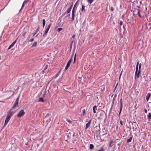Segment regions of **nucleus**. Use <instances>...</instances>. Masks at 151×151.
<instances>
[{"mask_svg": "<svg viewBox=\"0 0 151 151\" xmlns=\"http://www.w3.org/2000/svg\"><path fill=\"white\" fill-rule=\"evenodd\" d=\"M98 119L99 120H101L103 119L104 117V115H105L106 117L104 120H105L106 118V114L105 113V111L103 110H101L98 113Z\"/></svg>", "mask_w": 151, "mask_h": 151, "instance_id": "f257e3e1", "label": "nucleus"}, {"mask_svg": "<svg viewBox=\"0 0 151 151\" xmlns=\"http://www.w3.org/2000/svg\"><path fill=\"white\" fill-rule=\"evenodd\" d=\"M75 133L73 132V131L70 129H68V130L66 132V134L67 135V137L68 139H71L72 137L73 138L75 137H76L75 135Z\"/></svg>", "mask_w": 151, "mask_h": 151, "instance_id": "f03ea898", "label": "nucleus"}, {"mask_svg": "<svg viewBox=\"0 0 151 151\" xmlns=\"http://www.w3.org/2000/svg\"><path fill=\"white\" fill-rule=\"evenodd\" d=\"M95 128L96 129H97L95 132V135L96 137H97L99 136V135L100 134L101 132L100 131V127L99 126H96Z\"/></svg>", "mask_w": 151, "mask_h": 151, "instance_id": "7ed1b4c3", "label": "nucleus"}, {"mask_svg": "<svg viewBox=\"0 0 151 151\" xmlns=\"http://www.w3.org/2000/svg\"><path fill=\"white\" fill-rule=\"evenodd\" d=\"M14 109V108H12V107L9 111L7 115H8L10 117H11L15 112V111H12V110Z\"/></svg>", "mask_w": 151, "mask_h": 151, "instance_id": "20e7f679", "label": "nucleus"}, {"mask_svg": "<svg viewBox=\"0 0 151 151\" xmlns=\"http://www.w3.org/2000/svg\"><path fill=\"white\" fill-rule=\"evenodd\" d=\"M76 9L75 8V6H74L73 8L72 9V18L71 19L72 21H73L74 20V18L75 17V14L76 12Z\"/></svg>", "mask_w": 151, "mask_h": 151, "instance_id": "39448f33", "label": "nucleus"}, {"mask_svg": "<svg viewBox=\"0 0 151 151\" xmlns=\"http://www.w3.org/2000/svg\"><path fill=\"white\" fill-rule=\"evenodd\" d=\"M25 113V112L24 111V110H21L17 115V116L18 118H20L22 116L24 115Z\"/></svg>", "mask_w": 151, "mask_h": 151, "instance_id": "423d86ee", "label": "nucleus"}, {"mask_svg": "<svg viewBox=\"0 0 151 151\" xmlns=\"http://www.w3.org/2000/svg\"><path fill=\"white\" fill-rule=\"evenodd\" d=\"M19 98V96L16 99V101L14 105L12 106V108H15V107H17L18 106V101Z\"/></svg>", "mask_w": 151, "mask_h": 151, "instance_id": "0eeeda50", "label": "nucleus"}, {"mask_svg": "<svg viewBox=\"0 0 151 151\" xmlns=\"http://www.w3.org/2000/svg\"><path fill=\"white\" fill-rule=\"evenodd\" d=\"M120 110L119 114L118 115V116L119 117H120V114L121 113V112L122 110V107H123V105H122V98H121L120 100Z\"/></svg>", "mask_w": 151, "mask_h": 151, "instance_id": "6e6552de", "label": "nucleus"}, {"mask_svg": "<svg viewBox=\"0 0 151 151\" xmlns=\"http://www.w3.org/2000/svg\"><path fill=\"white\" fill-rule=\"evenodd\" d=\"M141 73V70H139L138 71H135V78H138L139 77V75Z\"/></svg>", "mask_w": 151, "mask_h": 151, "instance_id": "1a4fd4ad", "label": "nucleus"}, {"mask_svg": "<svg viewBox=\"0 0 151 151\" xmlns=\"http://www.w3.org/2000/svg\"><path fill=\"white\" fill-rule=\"evenodd\" d=\"M72 57L68 62L65 68V70H67L68 68L69 67L70 65V63H71L72 61Z\"/></svg>", "mask_w": 151, "mask_h": 151, "instance_id": "9d476101", "label": "nucleus"}, {"mask_svg": "<svg viewBox=\"0 0 151 151\" xmlns=\"http://www.w3.org/2000/svg\"><path fill=\"white\" fill-rule=\"evenodd\" d=\"M92 121V119H91L86 125L85 129H87L90 126Z\"/></svg>", "mask_w": 151, "mask_h": 151, "instance_id": "9b49d317", "label": "nucleus"}, {"mask_svg": "<svg viewBox=\"0 0 151 151\" xmlns=\"http://www.w3.org/2000/svg\"><path fill=\"white\" fill-rule=\"evenodd\" d=\"M132 125H133L132 127V128L133 129H136L137 127H138V124L136 123L135 122H134L132 123Z\"/></svg>", "mask_w": 151, "mask_h": 151, "instance_id": "f8f14e48", "label": "nucleus"}, {"mask_svg": "<svg viewBox=\"0 0 151 151\" xmlns=\"http://www.w3.org/2000/svg\"><path fill=\"white\" fill-rule=\"evenodd\" d=\"M17 40V39L14 41L12 42V43L9 46V47L8 48V50H9L10 49H11L12 47H13L14 46V44L16 43Z\"/></svg>", "mask_w": 151, "mask_h": 151, "instance_id": "ddd939ff", "label": "nucleus"}, {"mask_svg": "<svg viewBox=\"0 0 151 151\" xmlns=\"http://www.w3.org/2000/svg\"><path fill=\"white\" fill-rule=\"evenodd\" d=\"M51 24H50L47 27L45 31V34H47V33L51 26Z\"/></svg>", "mask_w": 151, "mask_h": 151, "instance_id": "4468645a", "label": "nucleus"}, {"mask_svg": "<svg viewBox=\"0 0 151 151\" xmlns=\"http://www.w3.org/2000/svg\"><path fill=\"white\" fill-rule=\"evenodd\" d=\"M40 29V26L39 25L38 26V27L37 29L35 31L34 33L33 34V37H34L35 35L39 31Z\"/></svg>", "mask_w": 151, "mask_h": 151, "instance_id": "2eb2a0df", "label": "nucleus"}, {"mask_svg": "<svg viewBox=\"0 0 151 151\" xmlns=\"http://www.w3.org/2000/svg\"><path fill=\"white\" fill-rule=\"evenodd\" d=\"M151 96V93H148L147 95L146 96V99L147 101H148L150 98V97Z\"/></svg>", "mask_w": 151, "mask_h": 151, "instance_id": "dca6fc26", "label": "nucleus"}, {"mask_svg": "<svg viewBox=\"0 0 151 151\" xmlns=\"http://www.w3.org/2000/svg\"><path fill=\"white\" fill-rule=\"evenodd\" d=\"M9 120L7 119H5V123H4V126H3V127H2V129H3L4 127L6 125V124L8 123V122H9Z\"/></svg>", "mask_w": 151, "mask_h": 151, "instance_id": "f3484780", "label": "nucleus"}, {"mask_svg": "<svg viewBox=\"0 0 151 151\" xmlns=\"http://www.w3.org/2000/svg\"><path fill=\"white\" fill-rule=\"evenodd\" d=\"M105 150L104 149V147L103 146H102L101 147L100 149L97 151H105Z\"/></svg>", "mask_w": 151, "mask_h": 151, "instance_id": "a211bd4d", "label": "nucleus"}, {"mask_svg": "<svg viewBox=\"0 0 151 151\" xmlns=\"http://www.w3.org/2000/svg\"><path fill=\"white\" fill-rule=\"evenodd\" d=\"M94 148V146L93 144H90L89 146V149L91 150H92Z\"/></svg>", "mask_w": 151, "mask_h": 151, "instance_id": "6ab92c4d", "label": "nucleus"}, {"mask_svg": "<svg viewBox=\"0 0 151 151\" xmlns=\"http://www.w3.org/2000/svg\"><path fill=\"white\" fill-rule=\"evenodd\" d=\"M52 81V80L50 81L47 84V85H46V89H45V91L44 92V93L43 94V96H44L45 95V94H46V88H47V85L49 84V83H50V82H51V81Z\"/></svg>", "mask_w": 151, "mask_h": 151, "instance_id": "aec40b11", "label": "nucleus"}, {"mask_svg": "<svg viewBox=\"0 0 151 151\" xmlns=\"http://www.w3.org/2000/svg\"><path fill=\"white\" fill-rule=\"evenodd\" d=\"M38 101V102H45V101L42 98L40 97L39 98V99Z\"/></svg>", "mask_w": 151, "mask_h": 151, "instance_id": "412c9836", "label": "nucleus"}, {"mask_svg": "<svg viewBox=\"0 0 151 151\" xmlns=\"http://www.w3.org/2000/svg\"><path fill=\"white\" fill-rule=\"evenodd\" d=\"M147 117L149 121H150L151 119V114L150 113L149 114L147 115Z\"/></svg>", "mask_w": 151, "mask_h": 151, "instance_id": "4be33fe9", "label": "nucleus"}, {"mask_svg": "<svg viewBox=\"0 0 151 151\" xmlns=\"http://www.w3.org/2000/svg\"><path fill=\"white\" fill-rule=\"evenodd\" d=\"M132 137H131L127 139V143H129V142H131V141L132 139Z\"/></svg>", "mask_w": 151, "mask_h": 151, "instance_id": "5701e85b", "label": "nucleus"}, {"mask_svg": "<svg viewBox=\"0 0 151 151\" xmlns=\"http://www.w3.org/2000/svg\"><path fill=\"white\" fill-rule=\"evenodd\" d=\"M85 6L83 5H82V8L81 9V11L83 12H85Z\"/></svg>", "mask_w": 151, "mask_h": 151, "instance_id": "b1692460", "label": "nucleus"}, {"mask_svg": "<svg viewBox=\"0 0 151 151\" xmlns=\"http://www.w3.org/2000/svg\"><path fill=\"white\" fill-rule=\"evenodd\" d=\"M60 72V71H59L54 77V78H56L57 77H58L59 76Z\"/></svg>", "mask_w": 151, "mask_h": 151, "instance_id": "393cba45", "label": "nucleus"}, {"mask_svg": "<svg viewBox=\"0 0 151 151\" xmlns=\"http://www.w3.org/2000/svg\"><path fill=\"white\" fill-rule=\"evenodd\" d=\"M37 42H34L32 44L31 47H36L37 46Z\"/></svg>", "mask_w": 151, "mask_h": 151, "instance_id": "a878e982", "label": "nucleus"}, {"mask_svg": "<svg viewBox=\"0 0 151 151\" xmlns=\"http://www.w3.org/2000/svg\"><path fill=\"white\" fill-rule=\"evenodd\" d=\"M138 65H139V62H138L137 63L136 67V71H138Z\"/></svg>", "mask_w": 151, "mask_h": 151, "instance_id": "bb28decb", "label": "nucleus"}, {"mask_svg": "<svg viewBox=\"0 0 151 151\" xmlns=\"http://www.w3.org/2000/svg\"><path fill=\"white\" fill-rule=\"evenodd\" d=\"M114 143V142L113 141H111L109 143V146L110 147H112V146L114 145V144L112 145V144Z\"/></svg>", "mask_w": 151, "mask_h": 151, "instance_id": "cd10ccee", "label": "nucleus"}, {"mask_svg": "<svg viewBox=\"0 0 151 151\" xmlns=\"http://www.w3.org/2000/svg\"><path fill=\"white\" fill-rule=\"evenodd\" d=\"M137 14H138L139 17H142V16L141 15L140 13L139 10V9H137Z\"/></svg>", "mask_w": 151, "mask_h": 151, "instance_id": "c85d7f7f", "label": "nucleus"}, {"mask_svg": "<svg viewBox=\"0 0 151 151\" xmlns=\"http://www.w3.org/2000/svg\"><path fill=\"white\" fill-rule=\"evenodd\" d=\"M45 24V19L42 20V25L43 27L44 28Z\"/></svg>", "mask_w": 151, "mask_h": 151, "instance_id": "c756f323", "label": "nucleus"}, {"mask_svg": "<svg viewBox=\"0 0 151 151\" xmlns=\"http://www.w3.org/2000/svg\"><path fill=\"white\" fill-rule=\"evenodd\" d=\"M71 9V8H69L66 11V12H67V14H69L70 12Z\"/></svg>", "mask_w": 151, "mask_h": 151, "instance_id": "7c9ffc66", "label": "nucleus"}, {"mask_svg": "<svg viewBox=\"0 0 151 151\" xmlns=\"http://www.w3.org/2000/svg\"><path fill=\"white\" fill-rule=\"evenodd\" d=\"M86 114V110L85 109H83L82 111V115L83 116H84Z\"/></svg>", "mask_w": 151, "mask_h": 151, "instance_id": "2f4dec72", "label": "nucleus"}, {"mask_svg": "<svg viewBox=\"0 0 151 151\" xmlns=\"http://www.w3.org/2000/svg\"><path fill=\"white\" fill-rule=\"evenodd\" d=\"M76 53L75 55V56H74V61H73V64H75V62H76Z\"/></svg>", "mask_w": 151, "mask_h": 151, "instance_id": "473e14b6", "label": "nucleus"}, {"mask_svg": "<svg viewBox=\"0 0 151 151\" xmlns=\"http://www.w3.org/2000/svg\"><path fill=\"white\" fill-rule=\"evenodd\" d=\"M63 29L62 28L60 27L58 29L57 31H58V32H60V31H62Z\"/></svg>", "mask_w": 151, "mask_h": 151, "instance_id": "72a5a7b5", "label": "nucleus"}, {"mask_svg": "<svg viewBox=\"0 0 151 151\" xmlns=\"http://www.w3.org/2000/svg\"><path fill=\"white\" fill-rule=\"evenodd\" d=\"M94 0H88V2L90 4H91Z\"/></svg>", "mask_w": 151, "mask_h": 151, "instance_id": "f704fd0d", "label": "nucleus"}, {"mask_svg": "<svg viewBox=\"0 0 151 151\" xmlns=\"http://www.w3.org/2000/svg\"><path fill=\"white\" fill-rule=\"evenodd\" d=\"M93 110H97V106H94L93 108Z\"/></svg>", "mask_w": 151, "mask_h": 151, "instance_id": "c9c22d12", "label": "nucleus"}, {"mask_svg": "<svg viewBox=\"0 0 151 151\" xmlns=\"http://www.w3.org/2000/svg\"><path fill=\"white\" fill-rule=\"evenodd\" d=\"M48 65H46L44 68V70L42 71V72H44L45 70L48 67Z\"/></svg>", "mask_w": 151, "mask_h": 151, "instance_id": "e433bc0d", "label": "nucleus"}, {"mask_svg": "<svg viewBox=\"0 0 151 151\" xmlns=\"http://www.w3.org/2000/svg\"><path fill=\"white\" fill-rule=\"evenodd\" d=\"M73 41L71 42L70 44V49H71L72 48V45H73Z\"/></svg>", "mask_w": 151, "mask_h": 151, "instance_id": "4c0bfd02", "label": "nucleus"}, {"mask_svg": "<svg viewBox=\"0 0 151 151\" xmlns=\"http://www.w3.org/2000/svg\"><path fill=\"white\" fill-rule=\"evenodd\" d=\"M70 14H68L67 16H66L65 17V19L66 18L68 17H69V19H70Z\"/></svg>", "mask_w": 151, "mask_h": 151, "instance_id": "58836bf2", "label": "nucleus"}, {"mask_svg": "<svg viewBox=\"0 0 151 151\" xmlns=\"http://www.w3.org/2000/svg\"><path fill=\"white\" fill-rule=\"evenodd\" d=\"M25 3H24V2H23V3L22 5V7L21 8V9H20L19 11L20 12V11L21 10V9H22L24 7V4Z\"/></svg>", "mask_w": 151, "mask_h": 151, "instance_id": "ea45409f", "label": "nucleus"}, {"mask_svg": "<svg viewBox=\"0 0 151 151\" xmlns=\"http://www.w3.org/2000/svg\"><path fill=\"white\" fill-rule=\"evenodd\" d=\"M34 38H32L29 40V42H32L34 41Z\"/></svg>", "mask_w": 151, "mask_h": 151, "instance_id": "a19ab883", "label": "nucleus"}, {"mask_svg": "<svg viewBox=\"0 0 151 151\" xmlns=\"http://www.w3.org/2000/svg\"><path fill=\"white\" fill-rule=\"evenodd\" d=\"M11 118V117H10L8 115H7L6 119L9 120Z\"/></svg>", "mask_w": 151, "mask_h": 151, "instance_id": "79ce46f5", "label": "nucleus"}, {"mask_svg": "<svg viewBox=\"0 0 151 151\" xmlns=\"http://www.w3.org/2000/svg\"><path fill=\"white\" fill-rule=\"evenodd\" d=\"M78 1H77V2L74 5V6H75V8L76 9H77V7L76 6V5H77L78 4Z\"/></svg>", "mask_w": 151, "mask_h": 151, "instance_id": "37998d69", "label": "nucleus"}, {"mask_svg": "<svg viewBox=\"0 0 151 151\" xmlns=\"http://www.w3.org/2000/svg\"><path fill=\"white\" fill-rule=\"evenodd\" d=\"M141 66H142V64L140 63L139 64V69H138L139 70H141Z\"/></svg>", "mask_w": 151, "mask_h": 151, "instance_id": "c03bdc74", "label": "nucleus"}, {"mask_svg": "<svg viewBox=\"0 0 151 151\" xmlns=\"http://www.w3.org/2000/svg\"><path fill=\"white\" fill-rule=\"evenodd\" d=\"M112 107H111V108L110 109V110H109V115H110V114L111 113V111H112Z\"/></svg>", "mask_w": 151, "mask_h": 151, "instance_id": "a18cd8bd", "label": "nucleus"}, {"mask_svg": "<svg viewBox=\"0 0 151 151\" xmlns=\"http://www.w3.org/2000/svg\"><path fill=\"white\" fill-rule=\"evenodd\" d=\"M50 115V114L49 113H47L46 116H45V117H47Z\"/></svg>", "mask_w": 151, "mask_h": 151, "instance_id": "49530a36", "label": "nucleus"}, {"mask_svg": "<svg viewBox=\"0 0 151 151\" xmlns=\"http://www.w3.org/2000/svg\"><path fill=\"white\" fill-rule=\"evenodd\" d=\"M123 28L124 29V32L126 30V28L124 25H123Z\"/></svg>", "mask_w": 151, "mask_h": 151, "instance_id": "de8ad7c7", "label": "nucleus"}, {"mask_svg": "<svg viewBox=\"0 0 151 151\" xmlns=\"http://www.w3.org/2000/svg\"><path fill=\"white\" fill-rule=\"evenodd\" d=\"M26 34V32H24L22 35V36L24 38V37L25 36V34Z\"/></svg>", "mask_w": 151, "mask_h": 151, "instance_id": "09e8293b", "label": "nucleus"}, {"mask_svg": "<svg viewBox=\"0 0 151 151\" xmlns=\"http://www.w3.org/2000/svg\"><path fill=\"white\" fill-rule=\"evenodd\" d=\"M29 0H25L24 1V3L25 4L27 3V2H28Z\"/></svg>", "mask_w": 151, "mask_h": 151, "instance_id": "8fccbe9b", "label": "nucleus"}, {"mask_svg": "<svg viewBox=\"0 0 151 151\" xmlns=\"http://www.w3.org/2000/svg\"><path fill=\"white\" fill-rule=\"evenodd\" d=\"M67 122H69V123H70V124H71V123H72V121H71V120H68H68H67Z\"/></svg>", "mask_w": 151, "mask_h": 151, "instance_id": "3c124183", "label": "nucleus"}, {"mask_svg": "<svg viewBox=\"0 0 151 151\" xmlns=\"http://www.w3.org/2000/svg\"><path fill=\"white\" fill-rule=\"evenodd\" d=\"M74 49L73 51V52H74L75 51V48H76V44H75V42H74Z\"/></svg>", "mask_w": 151, "mask_h": 151, "instance_id": "603ef678", "label": "nucleus"}, {"mask_svg": "<svg viewBox=\"0 0 151 151\" xmlns=\"http://www.w3.org/2000/svg\"><path fill=\"white\" fill-rule=\"evenodd\" d=\"M120 123L121 125V126H122L123 125V122L122 120H121L120 121Z\"/></svg>", "mask_w": 151, "mask_h": 151, "instance_id": "864d4df0", "label": "nucleus"}, {"mask_svg": "<svg viewBox=\"0 0 151 151\" xmlns=\"http://www.w3.org/2000/svg\"><path fill=\"white\" fill-rule=\"evenodd\" d=\"M123 22L122 21H120V22H119V24L120 25H121L122 24H123Z\"/></svg>", "mask_w": 151, "mask_h": 151, "instance_id": "5fc2aeb1", "label": "nucleus"}, {"mask_svg": "<svg viewBox=\"0 0 151 151\" xmlns=\"http://www.w3.org/2000/svg\"><path fill=\"white\" fill-rule=\"evenodd\" d=\"M114 10V8L113 7H111V11H113Z\"/></svg>", "mask_w": 151, "mask_h": 151, "instance_id": "6e6d98bb", "label": "nucleus"}, {"mask_svg": "<svg viewBox=\"0 0 151 151\" xmlns=\"http://www.w3.org/2000/svg\"><path fill=\"white\" fill-rule=\"evenodd\" d=\"M119 139H116V140L114 142V143H115L116 142H117L118 140H119Z\"/></svg>", "mask_w": 151, "mask_h": 151, "instance_id": "4d7b16f0", "label": "nucleus"}, {"mask_svg": "<svg viewBox=\"0 0 151 151\" xmlns=\"http://www.w3.org/2000/svg\"><path fill=\"white\" fill-rule=\"evenodd\" d=\"M121 143L120 142L119 143H118V145L119 146V148L120 147V146L121 145Z\"/></svg>", "mask_w": 151, "mask_h": 151, "instance_id": "13d9d810", "label": "nucleus"}, {"mask_svg": "<svg viewBox=\"0 0 151 151\" xmlns=\"http://www.w3.org/2000/svg\"><path fill=\"white\" fill-rule=\"evenodd\" d=\"M144 112H145V113H147V110L146 109H144Z\"/></svg>", "mask_w": 151, "mask_h": 151, "instance_id": "bf43d9fd", "label": "nucleus"}, {"mask_svg": "<svg viewBox=\"0 0 151 151\" xmlns=\"http://www.w3.org/2000/svg\"><path fill=\"white\" fill-rule=\"evenodd\" d=\"M115 98H116V95L114 97L113 99V101H115Z\"/></svg>", "mask_w": 151, "mask_h": 151, "instance_id": "052dcab7", "label": "nucleus"}, {"mask_svg": "<svg viewBox=\"0 0 151 151\" xmlns=\"http://www.w3.org/2000/svg\"><path fill=\"white\" fill-rule=\"evenodd\" d=\"M66 14H67V12H65L64 13V14H63V15H62V16H63L64 15H65Z\"/></svg>", "mask_w": 151, "mask_h": 151, "instance_id": "680f3d73", "label": "nucleus"}, {"mask_svg": "<svg viewBox=\"0 0 151 151\" xmlns=\"http://www.w3.org/2000/svg\"><path fill=\"white\" fill-rule=\"evenodd\" d=\"M73 3H72V4L71 5V6H70V8H71V9H72V7H73Z\"/></svg>", "mask_w": 151, "mask_h": 151, "instance_id": "e2e57ef3", "label": "nucleus"}, {"mask_svg": "<svg viewBox=\"0 0 151 151\" xmlns=\"http://www.w3.org/2000/svg\"><path fill=\"white\" fill-rule=\"evenodd\" d=\"M47 34H45V32H44V34H43V37H45V36Z\"/></svg>", "mask_w": 151, "mask_h": 151, "instance_id": "0e129e2a", "label": "nucleus"}, {"mask_svg": "<svg viewBox=\"0 0 151 151\" xmlns=\"http://www.w3.org/2000/svg\"><path fill=\"white\" fill-rule=\"evenodd\" d=\"M75 37V35H74L72 36V37L73 38H74Z\"/></svg>", "mask_w": 151, "mask_h": 151, "instance_id": "69168bd1", "label": "nucleus"}, {"mask_svg": "<svg viewBox=\"0 0 151 151\" xmlns=\"http://www.w3.org/2000/svg\"><path fill=\"white\" fill-rule=\"evenodd\" d=\"M93 112L94 113H96V110H93Z\"/></svg>", "mask_w": 151, "mask_h": 151, "instance_id": "338daca9", "label": "nucleus"}, {"mask_svg": "<svg viewBox=\"0 0 151 151\" xmlns=\"http://www.w3.org/2000/svg\"><path fill=\"white\" fill-rule=\"evenodd\" d=\"M114 105V104H113L112 103L111 107H113Z\"/></svg>", "mask_w": 151, "mask_h": 151, "instance_id": "774afa93", "label": "nucleus"}]
</instances>
